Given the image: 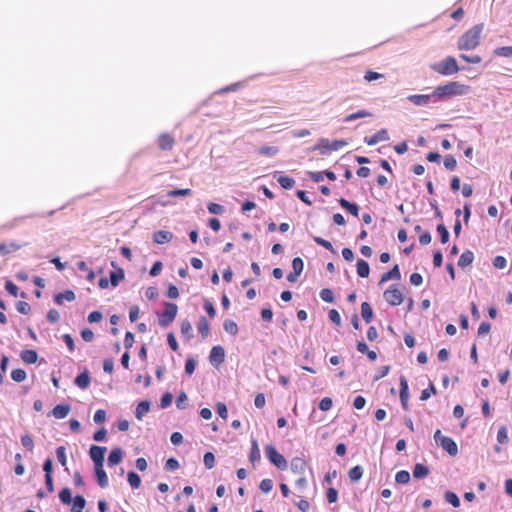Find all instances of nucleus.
<instances>
[{
    "instance_id": "29",
    "label": "nucleus",
    "mask_w": 512,
    "mask_h": 512,
    "mask_svg": "<svg viewBox=\"0 0 512 512\" xmlns=\"http://www.w3.org/2000/svg\"><path fill=\"white\" fill-rule=\"evenodd\" d=\"M22 361L27 364H33L38 360V354L35 350L27 349L23 350L20 354Z\"/></svg>"
},
{
    "instance_id": "22",
    "label": "nucleus",
    "mask_w": 512,
    "mask_h": 512,
    "mask_svg": "<svg viewBox=\"0 0 512 512\" xmlns=\"http://www.w3.org/2000/svg\"><path fill=\"white\" fill-rule=\"evenodd\" d=\"M90 375L87 370H84L74 380V383L76 386H78L81 389H86L90 385Z\"/></svg>"
},
{
    "instance_id": "52",
    "label": "nucleus",
    "mask_w": 512,
    "mask_h": 512,
    "mask_svg": "<svg viewBox=\"0 0 512 512\" xmlns=\"http://www.w3.org/2000/svg\"><path fill=\"white\" fill-rule=\"evenodd\" d=\"M320 298L327 303L334 301V295L331 289L325 288L320 291Z\"/></svg>"
},
{
    "instance_id": "32",
    "label": "nucleus",
    "mask_w": 512,
    "mask_h": 512,
    "mask_svg": "<svg viewBox=\"0 0 512 512\" xmlns=\"http://www.w3.org/2000/svg\"><path fill=\"white\" fill-rule=\"evenodd\" d=\"M361 316L366 323H370L373 319V310L368 302L361 304Z\"/></svg>"
},
{
    "instance_id": "49",
    "label": "nucleus",
    "mask_w": 512,
    "mask_h": 512,
    "mask_svg": "<svg viewBox=\"0 0 512 512\" xmlns=\"http://www.w3.org/2000/svg\"><path fill=\"white\" fill-rule=\"evenodd\" d=\"M26 377H27V374L23 369H14L11 372V378L15 382H22L26 379Z\"/></svg>"
},
{
    "instance_id": "24",
    "label": "nucleus",
    "mask_w": 512,
    "mask_h": 512,
    "mask_svg": "<svg viewBox=\"0 0 512 512\" xmlns=\"http://www.w3.org/2000/svg\"><path fill=\"white\" fill-rule=\"evenodd\" d=\"M95 476L97 483L101 488H106L108 486V477L103 469V466L95 467Z\"/></svg>"
},
{
    "instance_id": "20",
    "label": "nucleus",
    "mask_w": 512,
    "mask_h": 512,
    "mask_svg": "<svg viewBox=\"0 0 512 512\" xmlns=\"http://www.w3.org/2000/svg\"><path fill=\"white\" fill-rule=\"evenodd\" d=\"M290 466L293 473L303 475L306 469V462L303 458L295 457L292 459Z\"/></svg>"
},
{
    "instance_id": "23",
    "label": "nucleus",
    "mask_w": 512,
    "mask_h": 512,
    "mask_svg": "<svg viewBox=\"0 0 512 512\" xmlns=\"http://www.w3.org/2000/svg\"><path fill=\"white\" fill-rule=\"evenodd\" d=\"M173 234L169 231L159 230L153 235V240L157 244H165L172 240Z\"/></svg>"
},
{
    "instance_id": "50",
    "label": "nucleus",
    "mask_w": 512,
    "mask_h": 512,
    "mask_svg": "<svg viewBox=\"0 0 512 512\" xmlns=\"http://www.w3.org/2000/svg\"><path fill=\"white\" fill-rule=\"evenodd\" d=\"M73 507L72 509H76V510H79V511H82L83 508L85 507L86 505V500L83 496L81 495H77L73 498Z\"/></svg>"
},
{
    "instance_id": "28",
    "label": "nucleus",
    "mask_w": 512,
    "mask_h": 512,
    "mask_svg": "<svg viewBox=\"0 0 512 512\" xmlns=\"http://www.w3.org/2000/svg\"><path fill=\"white\" fill-rule=\"evenodd\" d=\"M338 202L342 208L346 209L353 216H355V217L358 216L359 206L356 203L349 202L348 200H346L344 198H340L338 200Z\"/></svg>"
},
{
    "instance_id": "2",
    "label": "nucleus",
    "mask_w": 512,
    "mask_h": 512,
    "mask_svg": "<svg viewBox=\"0 0 512 512\" xmlns=\"http://www.w3.org/2000/svg\"><path fill=\"white\" fill-rule=\"evenodd\" d=\"M484 29V24H476L469 30H467L457 42V47L459 50L470 51L474 50L480 43V38L482 31Z\"/></svg>"
},
{
    "instance_id": "15",
    "label": "nucleus",
    "mask_w": 512,
    "mask_h": 512,
    "mask_svg": "<svg viewBox=\"0 0 512 512\" xmlns=\"http://www.w3.org/2000/svg\"><path fill=\"white\" fill-rule=\"evenodd\" d=\"M158 146L161 150H171L174 146L175 140L174 138L168 134V133H162L158 137Z\"/></svg>"
},
{
    "instance_id": "5",
    "label": "nucleus",
    "mask_w": 512,
    "mask_h": 512,
    "mask_svg": "<svg viewBox=\"0 0 512 512\" xmlns=\"http://www.w3.org/2000/svg\"><path fill=\"white\" fill-rule=\"evenodd\" d=\"M265 454L268 460L280 470H285L288 466L287 460L280 454L273 445L265 447Z\"/></svg>"
},
{
    "instance_id": "13",
    "label": "nucleus",
    "mask_w": 512,
    "mask_h": 512,
    "mask_svg": "<svg viewBox=\"0 0 512 512\" xmlns=\"http://www.w3.org/2000/svg\"><path fill=\"white\" fill-rule=\"evenodd\" d=\"M440 446L450 456H456L458 453V446H457L456 442L450 437H443V439L441 440Z\"/></svg>"
},
{
    "instance_id": "64",
    "label": "nucleus",
    "mask_w": 512,
    "mask_h": 512,
    "mask_svg": "<svg viewBox=\"0 0 512 512\" xmlns=\"http://www.w3.org/2000/svg\"><path fill=\"white\" fill-rule=\"evenodd\" d=\"M332 405H333L332 399L329 397H324L319 402V409L322 411H328L331 409Z\"/></svg>"
},
{
    "instance_id": "59",
    "label": "nucleus",
    "mask_w": 512,
    "mask_h": 512,
    "mask_svg": "<svg viewBox=\"0 0 512 512\" xmlns=\"http://www.w3.org/2000/svg\"><path fill=\"white\" fill-rule=\"evenodd\" d=\"M16 309L19 313L27 315L30 312L31 307L27 302L19 301L16 303Z\"/></svg>"
},
{
    "instance_id": "7",
    "label": "nucleus",
    "mask_w": 512,
    "mask_h": 512,
    "mask_svg": "<svg viewBox=\"0 0 512 512\" xmlns=\"http://www.w3.org/2000/svg\"><path fill=\"white\" fill-rule=\"evenodd\" d=\"M384 299L391 306H399L404 299L402 291L395 285H391L383 294Z\"/></svg>"
},
{
    "instance_id": "40",
    "label": "nucleus",
    "mask_w": 512,
    "mask_h": 512,
    "mask_svg": "<svg viewBox=\"0 0 512 512\" xmlns=\"http://www.w3.org/2000/svg\"><path fill=\"white\" fill-rule=\"evenodd\" d=\"M279 148L277 146H263L259 148L258 153L265 156L273 157L277 155Z\"/></svg>"
},
{
    "instance_id": "35",
    "label": "nucleus",
    "mask_w": 512,
    "mask_h": 512,
    "mask_svg": "<svg viewBox=\"0 0 512 512\" xmlns=\"http://www.w3.org/2000/svg\"><path fill=\"white\" fill-rule=\"evenodd\" d=\"M371 116H372V114L369 111H367V110H359V111H357L355 113L347 115L343 119V121L344 122H352V121L357 120V119L371 117Z\"/></svg>"
},
{
    "instance_id": "37",
    "label": "nucleus",
    "mask_w": 512,
    "mask_h": 512,
    "mask_svg": "<svg viewBox=\"0 0 512 512\" xmlns=\"http://www.w3.org/2000/svg\"><path fill=\"white\" fill-rule=\"evenodd\" d=\"M127 480L133 489H137L140 487L141 479H140L139 475L137 473H135L134 471L128 472Z\"/></svg>"
},
{
    "instance_id": "48",
    "label": "nucleus",
    "mask_w": 512,
    "mask_h": 512,
    "mask_svg": "<svg viewBox=\"0 0 512 512\" xmlns=\"http://www.w3.org/2000/svg\"><path fill=\"white\" fill-rule=\"evenodd\" d=\"M437 232L440 235L441 243L442 244L447 243L448 240H449V231L447 230V228L445 227L444 224H438L437 225Z\"/></svg>"
},
{
    "instance_id": "55",
    "label": "nucleus",
    "mask_w": 512,
    "mask_h": 512,
    "mask_svg": "<svg viewBox=\"0 0 512 512\" xmlns=\"http://www.w3.org/2000/svg\"><path fill=\"white\" fill-rule=\"evenodd\" d=\"M292 268H293V271L300 274L302 273L303 269H304V262L303 260L300 258V257H295L293 260H292Z\"/></svg>"
},
{
    "instance_id": "47",
    "label": "nucleus",
    "mask_w": 512,
    "mask_h": 512,
    "mask_svg": "<svg viewBox=\"0 0 512 512\" xmlns=\"http://www.w3.org/2000/svg\"><path fill=\"white\" fill-rule=\"evenodd\" d=\"M56 456L59 463L65 467L67 465V456H66V448L64 446H59L56 449Z\"/></svg>"
},
{
    "instance_id": "31",
    "label": "nucleus",
    "mask_w": 512,
    "mask_h": 512,
    "mask_svg": "<svg viewBox=\"0 0 512 512\" xmlns=\"http://www.w3.org/2000/svg\"><path fill=\"white\" fill-rule=\"evenodd\" d=\"M124 279V270L122 268H117L115 271L110 272L109 281L113 287H117Z\"/></svg>"
},
{
    "instance_id": "62",
    "label": "nucleus",
    "mask_w": 512,
    "mask_h": 512,
    "mask_svg": "<svg viewBox=\"0 0 512 512\" xmlns=\"http://www.w3.org/2000/svg\"><path fill=\"white\" fill-rule=\"evenodd\" d=\"M493 266L497 269H504L507 266V260L503 256H496L493 259Z\"/></svg>"
},
{
    "instance_id": "63",
    "label": "nucleus",
    "mask_w": 512,
    "mask_h": 512,
    "mask_svg": "<svg viewBox=\"0 0 512 512\" xmlns=\"http://www.w3.org/2000/svg\"><path fill=\"white\" fill-rule=\"evenodd\" d=\"M6 291L14 297L18 296V287L10 280H7L5 283Z\"/></svg>"
},
{
    "instance_id": "51",
    "label": "nucleus",
    "mask_w": 512,
    "mask_h": 512,
    "mask_svg": "<svg viewBox=\"0 0 512 512\" xmlns=\"http://www.w3.org/2000/svg\"><path fill=\"white\" fill-rule=\"evenodd\" d=\"M21 444L29 451L33 450L34 441L30 434H24L21 436Z\"/></svg>"
},
{
    "instance_id": "4",
    "label": "nucleus",
    "mask_w": 512,
    "mask_h": 512,
    "mask_svg": "<svg viewBox=\"0 0 512 512\" xmlns=\"http://www.w3.org/2000/svg\"><path fill=\"white\" fill-rule=\"evenodd\" d=\"M164 311L158 317V323L161 327L169 326L176 318L178 307L171 302L164 303Z\"/></svg>"
},
{
    "instance_id": "38",
    "label": "nucleus",
    "mask_w": 512,
    "mask_h": 512,
    "mask_svg": "<svg viewBox=\"0 0 512 512\" xmlns=\"http://www.w3.org/2000/svg\"><path fill=\"white\" fill-rule=\"evenodd\" d=\"M192 331L191 323L188 320H183L181 323V334L186 337L187 340H190L193 337Z\"/></svg>"
},
{
    "instance_id": "36",
    "label": "nucleus",
    "mask_w": 512,
    "mask_h": 512,
    "mask_svg": "<svg viewBox=\"0 0 512 512\" xmlns=\"http://www.w3.org/2000/svg\"><path fill=\"white\" fill-rule=\"evenodd\" d=\"M197 328L203 338H206L209 335V323L206 317H200Z\"/></svg>"
},
{
    "instance_id": "44",
    "label": "nucleus",
    "mask_w": 512,
    "mask_h": 512,
    "mask_svg": "<svg viewBox=\"0 0 512 512\" xmlns=\"http://www.w3.org/2000/svg\"><path fill=\"white\" fill-rule=\"evenodd\" d=\"M61 502L65 505H69L72 502V494L69 488H63L59 493Z\"/></svg>"
},
{
    "instance_id": "9",
    "label": "nucleus",
    "mask_w": 512,
    "mask_h": 512,
    "mask_svg": "<svg viewBox=\"0 0 512 512\" xmlns=\"http://www.w3.org/2000/svg\"><path fill=\"white\" fill-rule=\"evenodd\" d=\"M107 449L106 447L92 445L89 450V455L94 462V466H103L104 457Z\"/></svg>"
},
{
    "instance_id": "16",
    "label": "nucleus",
    "mask_w": 512,
    "mask_h": 512,
    "mask_svg": "<svg viewBox=\"0 0 512 512\" xmlns=\"http://www.w3.org/2000/svg\"><path fill=\"white\" fill-rule=\"evenodd\" d=\"M274 178L284 189H292L295 186V180L289 176L283 175L281 172H275Z\"/></svg>"
},
{
    "instance_id": "33",
    "label": "nucleus",
    "mask_w": 512,
    "mask_h": 512,
    "mask_svg": "<svg viewBox=\"0 0 512 512\" xmlns=\"http://www.w3.org/2000/svg\"><path fill=\"white\" fill-rule=\"evenodd\" d=\"M429 472L430 471L427 466H425L424 464H421V463H417L413 469V476H414V478L422 479V478H425L426 476H428Z\"/></svg>"
},
{
    "instance_id": "3",
    "label": "nucleus",
    "mask_w": 512,
    "mask_h": 512,
    "mask_svg": "<svg viewBox=\"0 0 512 512\" xmlns=\"http://www.w3.org/2000/svg\"><path fill=\"white\" fill-rule=\"evenodd\" d=\"M430 69L440 75L450 76L460 71L456 59L453 56H448L445 59L430 64Z\"/></svg>"
},
{
    "instance_id": "53",
    "label": "nucleus",
    "mask_w": 512,
    "mask_h": 512,
    "mask_svg": "<svg viewBox=\"0 0 512 512\" xmlns=\"http://www.w3.org/2000/svg\"><path fill=\"white\" fill-rule=\"evenodd\" d=\"M204 465L207 469H211L215 465V456L212 452H206L203 457Z\"/></svg>"
},
{
    "instance_id": "34",
    "label": "nucleus",
    "mask_w": 512,
    "mask_h": 512,
    "mask_svg": "<svg viewBox=\"0 0 512 512\" xmlns=\"http://www.w3.org/2000/svg\"><path fill=\"white\" fill-rule=\"evenodd\" d=\"M76 266H77L78 270L86 273V279L89 282H93L94 281V279H95V272L88 267L86 262L79 261V262H77Z\"/></svg>"
},
{
    "instance_id": "14",
    "label": "nucleus",
    "mask_w": 512,
    "mask_h": 512,
    "mask_svg": "<svg viewBox=\"0 0 512 512\" xmlns=\"http://www.w3.org/2000/svg\"><path fill=\"white\" fill-rule=\"evenodd\" d=\"M261 453L258 442L255 438L251 439V449L249 453V461L255 467L256 463L260 462Z\"/></svg>"
},
{
    "instance_id": "27",
    "label": "nucleus",
    "mask_w": 512,
    "mask_h": 512,
    "mask_svg": "<svg viewBox=\"0 0 512 512\" xmlns=\"http://www.w3.org/2000/svg\"><path fill=\"white\" fill-rule=\"evenodd\" d=\"M473 261H474L473 252L470 250H466L461 254V256L458 260V266L460 268H465V267L471 265Z\"/></svg>"
},
{
    "instance_id": "42",
    "label": "nucleus",
    "mask_w": 512,
    "mask_h": 512,
    "mask_svg": "<svg viewBox=\"0 0 512 512\" xmlns=\"http://www.w3.org/2000/svg\"><path fill=\"white\" fill-rule=\"evenodd\" d=\"M395 481L398 484H407L410 481V474L406 470H400L395 475Z\"/></svg>"
},
{
    "instance_id": "6",
    "label": "nucleus",
    "mask_w": 512,
    "mask_h": 512,
    "mask_svg": "<svg viewBox=\"0 0 512 512\" xmlns=\"http://www.w3.org/2000/svg\"><path fill=\"white\" fill-rule=\"evenodd\" d=\"M346 145L347 142L345 140H333L330 142L326 138H321L314 146V150H320L321 154H325L326 152L330 151H338Z\"/></svg>"
},
{
    "instance_id": "12",
    "label": "nucleus",
    "mask_w": 512,
    "mask_h": 512,
    "mask_svg": "<svg viewBox=\"0 0 512 512\" xmlns=\"http://www.w3.org/2000/svg\"><path fill=\"white\" fill-rule=\"evenodd\" d=\"M408 400H409V387L408 382L404 376L400 377V401L402 407L405 410H408Z\"/></svg>"
},
{
    "instance_id": "41",
    "label": "nucleus",
    "mask_w": 512,
    "mask_h": 512,
    "mask_svg": "<svg viewBox=\"0 0 512 512\" xmlns=\"http://www.w3.org/2000/svg\"><path fill=\"white\" fill-rule=\"evenodd\" d=\"M363 475L361 466H355L349 470L348 476L352 482L358 481Z\"/></svg>"
},
{
    "instance_id": "1",
    "label": "nucleus",
    "mask_w": 512,
    "mask_h": 512,
    "mask_svg": "<svg viewBox=\"0 0 512 512\" xmlns=\"http://www.w3.org/2000/svg\"><path fill=\"white\" fill-rule=\"evenodd\" d=\"M468 90V86L457 81H452L444 85L437 86L433 91L437 102H440L452 97L463 96L468 93Z\"/></svg>"
},
{
    "instance_id": "57",
    "label": "nucleus",
    "mask_w": 512,
    "mask_h": 512,
    "mask_svg": "<svg viewBox=\"0 0 512 512\" xmlns=\"http://www.w3.org/2000/svg\"><path fill=\"white\" fill-rule=\"evenodd\" d=\"M435 393H436V389H435L434 385L431 383L429 385V388L422 390L421 395H420V400L426 401L430 398L431 394H435Z\"/></svg>"
},
{
    "instance_id": "54",
    "label": "nucleus",
    "mask_w": 512,
    "mask_h": 512,
    "mask_svg": "<svg viewBox=\"0 0 512 512\" xmlns=\"http://www.w3.org/2000/svg\"><path fill=\"white\" fill-rule=\"evenodd\" d=\"M207 209H208L209 213L215 214V215H221L225 211L224 207L217 203H209L207 206Z\"/></svg>"
},
{
    "instance_id": "60",
    "label": "nucleus",
    "mask_w": 512,
    "mask_h": 512,
    "mask_svg": "<svg viewBox=\"0 0 512 512\" xmlns=\"http://www.w3.org/2000/svg\"><path fill=\"white\" fill-rule=\"evenodd\" d=\"M456 165H457V161L453 156L448 155L445 157L444 166L447 170H450V171L454 170L456 168Z\"/></svg>"
},
{
    "instance_id": "19",
    "label": "nucleus",
    "mask_w": 512,
    "mask_h": 512,
    "mask_svg": "<svg viewBox=\"0 0 512 512\" xmlns=\"http://www.w3.org/2000/svg\"><path fill=\"white\" fill-rule=\"evenodd\" d=\"M123 459V450L119 447L113 448L108 456V466L113 467Z\"/></svg>"
},
{
    "instance_id": "58",
    "label": "nucleus",
    "mask_w": 512,
    "mask_h": 512,
    "mask_svg": "<svg viewBox=\"0 0 512 512\" xmlns=\"http://www.w3.org/2000/svg\"><path fill=\"white\" fill-rule=\"evenodd\" d=\"M260 490L263 493H269L273 489V482L271 479H263L259 485Z\"/></svg>"
},
{
    "instance_id": "26",
    "label": "nucleus",
    "mask_w": 512,
    "mask_h": 512,
    "mask_svg": "<svg viewBox=\"0 0 512 512\" xmlns=\"http://www.w3.org/2000/svg\"><path fill=\"white\" fill-rule=\"evenodd\" d=\"M76 298L75 293L72 290H66L63 293L55 295L54 301L57 305H62L64 301H74Z\"/></svg>"
},
{
    "instance_id": "39",
    "label": "nucleus",
    "mask_w": 512,
    "mask_h": 512,
    "mask_svg": "<svg viewBox=\"0 0 512 512\" xmlns=\"http://www.w3.org/2000/svg\"><path fill=\"white\" fill-rule=\"evenodd\" d=\"M494 54L498 57L511 58L512 57V46H502L494 50Z\"/></svg>"
},
{
    "instance_id": "61",
    "label": "nucleus",
    "mask_w": 512,
    "mask_h": 512,
    "mask_svg": "<svg viewBox=\"0 0 512 512\" xmlns=\"http://www.w3.org/2000/svg\"><path fill=\"white\" fill-rule=\"evenodd\" d=\"M172 400H173V395H172L170 392L165 393V394L162 396V398H161V401H160V407H161L162 409L167 408L168 406H170V405H171Z\"/></svg>"
},
{
    "instance_id": "43",
    "label": "nucleus",
    "mask_w": 512,
    "mask_h": 512,
    "mask_svg": "<svg viewBox=\"0 0 512 512\" xmlns=\"http://www.w3.org/2000/svg\"><path fill=\"white\" fill-rule=\"evenodd\" d=\"M223 327L224 330L230 335H236L238 333V326L233 320H225Z\"/></svg>"
},
{
    "instance_id": "21",
    "label": "nucleus",
    "mask_w": 512,
    "mask_h": 512,
    "mask_svg": "<svg viewBox=\"0 0 512 512\" xmlns=\"http://www.w3.org/2000/svg\"><path fill=\"white\" fill-rule=\"evenodd\" d=\"M21 247H22V245L16 241H10L8 243H1L0 244V255H7L10 253L16 252Z\"/></svg>"
},
{
    "instance_id": "56",
    "label": "nucleus",
    "mask_w": 512,
    "mask_h": 512,
    "mask_svg": "<svg viewBox=\"0 0 512 512\" xmlns=\"http://www.w3.org/2000/svg\"><path fill=\"white\" fill-rule=\"evenodd\" d=\"M191 194V190L186 188V189H175V190H171L167 193V195L169 197H179V196H182V197H185V196H189Z\"/></svg>"
},
{
    "instance_id": "25",
    "label": "nucleus",
    "mask_w": 512,
    "mask_h": 512,
    "mask_svg": "<svg viewBox=\"0 0 512 512\" xmlns=\"http://www.w3.org/2000/svg\"><path fill=\"white\" fill-rule=\"evenodd\" d=\"M150 402L147 400L140 401L135 410V417L138 420H142V418L149 412L150 410Z\"/></svg>"
},
{
    "instance_id": "8",
    "label": "nucleus",
    "mask_w": 512,
    "mask_h": 512,
    "mask_svg": "<svg viewBox=\"0 0 512 512\" xmlns=\"http://www.w3.org/2000/svg\"><path fill=\"white\" fill-rule=\"evenodd\" d=\"M408 101L416 106H428L437 103L434 91L430 94H412L407 97Z\"/></svg>"
},
{
    "instance_id": "11",
    "label": "nucleus",
    "mask_w": 512,
    "mask_h": 512,
    "mask_svg": "<svg viewBox=\"0 0 512 512\" xmlns=\"http://www.w3.org/2000/svg\"><path fill=\"white\" fill-rule=\"evenodd\" d=\"M388 140H389V135H388V132L386 129H381L374 135L364 138V142L369 146H373L379 142L388 141Z\"/></svg>"
},
{
    "instance_id": "10",
    "label": "nucleus",
    "mask_w": 512,
    "mask_h": 512,
    "mask_svg": "<svg viewBox=\"0 0 512 512\" xmlns=\"http://www.w3.org/2000/svg\"><path fill=\"white\" fill-rule=\"evenodd\" d=\"M209 360L210 363L216 367L223 363L225 360L224 348L220 345L214 346L210 351Z\"/></svg>"
},
{
    "instance_id": "46",
    "label": "nucleus",
    "mask_w": 512,
    "mask_h": 512,
    "mask_svg": "<svg viewBox=\"0 0 512 512\" xmlns=\"http://www.w3.org/2000/svg\"><path fill=\"white\" fill-rule=\"evenodd\" d=\"M445 500L455 508L460 506L459 497L454 492L447 491L445 493Z\"/></svg>"
},
{
    "instance_id": "18",
    "label": "nucleus",
    "mask_w": 512,
    "mask_h": 512,
    "mask_svg": "<svg viewBox=\"0 0 512 512\" xmlns=\"http://www.w3.org/2000/svg\"><path fill=\"white\" fill-rule=\"evenodd\" d=\"M400 278H401V273H400L399 267H398V265H395L391 270H389L388 272L384 273L381 276L379 285H382L383 283H385L389 280H400Z\"/></svg>"
},
{
    "instance_id": "45",
    "label": "nucleus",
    "mask_w": 512,
    "mask_h": 512,
    "mask_svg": "<svg viewBox=\"0 0 512 512\" xmlns=\"http://www.w3.org/2000/svg\"><path fill=\"white\" fill-rule=\"evenodd\" d=\"M497 441L499 444H505L508 442V430L506 426H500L497 432Z\"/></svg>"
},
{
    "instance_id": "30",
    "label": "nucleus",
    "mask_w": 512,
    "mask_h": 512,
    "mask_svg": "<svg viewBox=\"0 0 512 512\" xmlns=\"http://www.w3.org/2000/svg\"><path fill=\"white\" fill-rule=\"evenodd\" d=\"M356 268H357V274L359 277L366 278L369 276L370 267H369V264L365 260L359 259L357 261Z\"/></svg>"
},
{
    "instance_id": "17",
    "label": "nucleus",
    "mask_w": 512,
    "mask_h": 512,
    "mask_svg": "<svg viewBox=\"0 0 512 512\" xmlns=\"http://www.w3.org/2000/svg\"><path fill=\"white\" fill-rule=\"evenodd\" d=\"M70 410L71 407L69 404H59L52 409L50 414L56 419H64L69 414Z\"/></svg>"
}]
</instances>
